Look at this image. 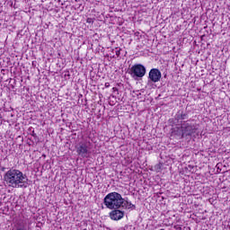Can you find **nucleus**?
Here are the masks:
<instances>
[{
    "instance_id": "11",
    "label": "nucleus",
    "mask_w": 230,
    "mask_h": 230,
    "mask_svg": "<svg viewBox=\"0 0 230 230\" xmlns=\"http://www.w3.org/2000/svg\"><path fill=\"white\" fill-rule=\"evenodd\" d=\"M86 22H87L88 24H93V22H94V20H93V18H87V19H86Z\"/></svg>"
},
{
    "instance_id": "4",
    "label": "nucleus",
    "mask_w": 230,
    "mask_h": 230,
    "mask_svg": "<svg viewBox=\"0 0 230 230\" xmlns=\"http://www.w3.org/2000/svg\"><path fill=\"white\" fill-rule=\"evenodd\" d=\"M132 78H143L146 75V67L141 64H136L128 71Z\"/></svg>"
},
{
    "instance_id": "1",
    "label": "nucleus",
    "mask_w": 230,
    "mask_h": 230,
    "mask_svg": "<svg viewBox=\"0 0 230 230\" xmlns=\"http://www.w3.org/2000/svg\"><path fill=\"white\" fill-rule=\"evenodd\" d=\"M4 181L10 188H28V176L20 170L10 169L4 175Z\"/></svg>"
},
{
    "instance_id": "9",
    "label": "nucleus",
    "mask_w": 230,
    "mask_h": 230,
    "mask_svg": "<svg viewBox=\"0 0 230 230\" xmlns=\"http://www.w3.org/2000/svg\"><path fill=\"white\" fill-rule=\"evenodd\" d=\"M121 208H124V209H136V205L132 204V202L130 201L124 199V203Z\"/></svg>"
},
{
    "instance_id": "2",
    "label": "nucleus",
    "mask_w": 230,
    "mask_h": 230,
    "mask_svg": "<svg viewBox=\"0 0 230 230\" xmlns=\"http://www.w3.org/2000/svg\"><path fill=\"white\" fill-rule=\"evenodd\" d=\"M197 132V125L184 120L181 122V127H175L171 129V137L175 139H184V137H191Z\"/></svg>"
},
{
    "instance_id": "6",
    "label": "nucleus",
    "mask_w": 230,
    "mask_h": 230,
    "mask_svg": "<svg viewBox=\"0 0 230 230\" xmlns=\"http://www.w3.org/2000/svg\"><path fill=\"white\" fill-rule=\"evenodd\" d=\"M162 74L161 71L157 68H152L149 71L148 78L154 84H157V82L161 81Z\"/></svg>"
},
{
    "instance_id": "10",
    "label": "nucleus",
    "mask_w": 230,
    "mask_h": 230,
    "mask_svg": "<svg viewBox=\"0 0 230 230\" xmlns=\"http://www.w3.org/2000/svg\"><path fill=\"white\" fill-rule=\"evenodd\" d=\"M169 125H171V127H175V125H176L175 119H170Z\"/></svg>"
},
{
    "instance_id": "13",
    "label": "nucleus",
    "mask_w": 230,
    "mask_h": 230,
    "mask_svg": "<svg viewBox=\"0 0 230 230\" xmlns=\"http://www.w3.org/2000/svg\"><path fill=\"white\" fill-rule=\"evenodd\" d=\"M112 91H113V93H116V91H118V88L113 87V88H112Z\"/></svg>"
},
{
    "instance_id": "3",
    "label": "nucleus",
    "mask_w": 230,
    "mask_h": 230,
    "mask_svg": "<svg viewBox=\"0 0 230 230\" xmlns=\"http://www.w3.org/2000/svg\"><path fill=\"white\" fill-rule=\"evenodd\" d=\"M103 204L108 209H119L125 204V199L118 192H110L104 197Z\"/></svg>"
},
{
    "instance_id": "7",
    "label": "nucleus",
    "mask_w": 230,
    "mask_h": 230,
    "mask_svg": "<svg viewBox=\"0 0 230 230\" xmlns=\"http://www.w3.org/2000/svg\"><path fill=\"white\" fill-rule=\"evenodd\" d=\"M114 210H112L110 213V217L111 218V220H121V218H123V217H125V212L121 211L118 208H113Z\"/></svg>"
},
{
    "instance_id": "8",
    "label": "nucleus",
    "mask_w": 230,
    "mask_h": 230,
    "mask_svg": "<svg viewBox=\"0 0 230 230\" xmlns=\"http://www.w3.org/2000/svg\"><path fill=\"white\" fill-rule=\"evenodd\" d=\"M175 119H177L178 121L188 119V113L180 110L175 115Z\"/></svg>"
},
{
    "instance_id": "12",
    "label": "nucleus",
    "mask_w": 230,
    "mask_h": 230,
    "mask_svg": "<svg viewBox=\"0 0 230 230\" xmlns=\"http://www.w3.org/2000/svg\"><path fill=\"white\" fill-rule=\"evenodd\" d=\"M104 86H105L106 88H109V87H111V84H110V83H105Z\"/></svg>"
},
{
    "instance_id": "5",
    "label": "nucleus",
    "mask_w": 230,
    "mask_h": 230,
    "mask_svg": "<svg viewBox=\"0 0 230 230\" xmlns=\"http://www.w3.org/2000/svg\"><path fill=\"white\" fill-rule=\"evenodd\" d=\"M76 153L80 157L86 158L91 155V149L86 143L81 142L76 146Z\"/></svg>"
},
{
    "instance_id": "14",
    "label": "nucleus",
    "mask_w": 230,
    "mask_h": 230,
    "mask_svg": "<svg viewBox=\"0 0 230 230\" xmlns=\"http://www.w3.org/2000/svg\"><path fill=\"white\" fill-rule=\"evenodd\" d=\"M116 55H118V57H119V51H117V52H116Z\"/></svg>"
}]
</instances>
